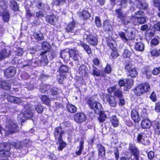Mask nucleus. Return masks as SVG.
I'll return each instance as SVG.
<instances>
[{"instance_id": "f257e3e1", "label": "nucleus", "mask_w": 160, "mask_h": 160, "mask_svg": "<svg viewBox=\"0 0 160 160\" xmlns=\"http://www.w3.org/2000/svg\"><path fill=\"white\" fill-rule=\"evenodd\" d=\"M87 103L89 108L93 110L96 113H97L100 109H102L101 104L98 101L93 100L92 97L88 99L87 101Z\"/></svg>"}, {"instance_id": "f03ea898", "label": "nucleus", "mask_w": 160, "mask_h": 160, "mask_svg": "<svg viewBox=\"0 0 160 160\" xmlns=\"http://www.w3.org/2000/svg\"><path fill=\"white\" fill-rule=\"evenodd\" d=\"M115 12L117 15V18L120 20L119 21L124 26H126L131 23L129 19L123 13L121 8L116 9Z\"/></svg>"}, {"instance_id": "7ed1b4c3", "label": "nucleus", "mask_w": 160, "mask_h": 160, "mask_svg": "<svg viewBox=\"0 0 160 160\" xmlns=\"http://www.w3.org/2000/svg\"><path fill=\"white\" fill-rule=\"evenodd\" d=\"M107 91L110 95L113 93V97L118 98L123 97V92L122 90L120 88H117V85H115L109 87L107 89Z\"/></svg>"}, {"instance_id": "20e7f679", "label": "nucleus", "mask_w": 160, "mask_h": 160, "mask_svg": "<svg viewBox=\"0 0 160 160\" xmlns=\"http://www.w3.org/2000/svg\"><path fill=\"white\" fill-rule=\"evenodd\" d=\"M74 121L78 123H81L85 122L87 119L86 115L83 112H78L73 115Z\"/></svg>"}, {"instance_id": "39448f33", "label": "nucleus", "mask_w": 160, "mask_h": 160, "mask_svg": "<svg viewBox=\"0 0 160 160\" xmlns=\"http://www.w3.org/2000/svg\"><path fill=\"white\" fill-rule=\"evenodd\" d=\"M131 155L133 156L135 160H139L140 156V152L138 148L136 147L135 145L130 144L128 147Z\"/></svg>"}, {"instance_id": "423d86ee", "label": "nucleus", "mask_w": 160, "mask_h": 160, "mask_svg": "<svg viewBox=\"0 0 160 160\" xmlns=\"http://www.w3.org/2000/svg\"><path fill=\"white\" fill-rule=\"evenodd\" d=\"M32 107L33 106L29 104L25 105L24 108L25 110L24 112L22 114L26 119L31 118L33 117V114L32 112Z\"/></svg>"}, {"instance_id": "0eeeda50", "label": "nucleus", "mask_w": 160, "mask_h": 160, "mask_svg": "<svg viewBox=\"0 0 160 160\" xmlns=\"http://www.w3.org/2000/svg\"><path fill=\"white\" fill-rule=\"evenodd\" d=\"M11 145L16 148L19 149L21 152L25 153L28 152V148L29 147V145L28 143H24L23 145H22L19 142H14L11 144Z\"/></svg>"}, {"instance_id": "6e6552de", "label": "nucleus", "mask_w": 160, "mask_h": 160, "mask_svg": "<svg viewBox=\"0 0 160 160\" xmlns=\"http://www.w3.org/2000/svg\"><path fill=\"white\" fill-rule=\"evenodd\" d=\"M102 27L103 31L108 34L112 32V26L109 20L107 19L104 20Z\"/></svg>"}, {"instance_id": "1a4fd4ad", "label": "nucleus", "mask_w": 160, "mask_h": 160, "mask_svg": "<svg viewBox=\"0 0 160 160\" xmlns=\"http://www.w3.org/2000/svg\"><path fill=\"white\" fill-rule=\"evenodd\" d=\"M86 39L87 42L91 45L96 46L98 44V38L96 35L89 34L87 35Z\"/></svg>"}, {"instance_id": "9d476101", "label": "nucleus", "mask_w": 160, "mask_h": 160, "mask_svg": "<svg viewBox=\"0 0 160 160\" xmlns=\"http://www.w3.org/2000/svg\"><path fill=\"white\" fill-rule=\"evenodd\" d=\"M16 69L12 66L6 68L4 71V75L7 78H10L14 76L16 73Z\"/></svg>"}, {"instance_id": "9b49d317", "label": "nucleus", "mask_w": 160, "mask_h": 160, "mask_svg": "<svg viewBox=\"0 0 160 160\" xmlns=\"http://www.w3.org/2000/svg\"><path fill=\"white\" fill-rule=\"evenodd\" d=\"M104 98L109 104L112 107H115L117 105V102L116 101L115 97L109 94L105 95Z\"/></svg>"}, {"instance_id": "f8f14e48", "label": "nucleus", "mask_w": 160, "mask_h": 160, "mask_svg": "<svg viewBox=\"0 0 160 160\" xmlns=\"http://www.w3.org/2000/svg\"><path fill=\"white\" fill-rule=\"evenodd\" d=\"M78 17L84 21L88 20L91 17V14L88 11L83 9L81 11L77 12Z\"/></svg>"}, {"instance_id": "ddd939ff", "label": "nucleus", "mask_w": 160, "mask_h": 160, "mask_svg": "<svg viewBox=\"0 0 160 160\" xmlns=\"http://www.w3.org/2000/svg\"><path fill=\"white\" fill-rule=\"evenodd\" d=\"M11 149V144L9 142L0 143V152H4L3 156H6L5 152H9Z\"/></svg>"}, {"instance_id": "4468645a", "label": "nucleus", "mask_w": 160, "mask_h": 160, "mask_svg": "<svg viewBox=\"0 0 160 160\" xmlns=\"http://www.w3.org/2000/svg\"><path fill=\"white\" fill-rule=\"evenodd\" d=\"M46 20L52 25L55 26L58 22V18L54 14L47 15L45 18Z\"/></svg>"}, {"instance_id": "2eb2a0df", "label": "nucleus", "mask_w": 160, "mask_h": 160, "mask_svg": "<svg viewBox=\"0 0 160 160\" xmlns=\"http://www.w3.org/2000/svg\"><path fill=\"white\" fill-rule=\"evenodd\" d=\"M68 53L70 57L75 61H78L80 56L78 51L76 48L70 49L68 50Z\"/></svg>"}, {"instance_id": "dca6fc26", "label": "nucleus", "mask_w": 160, "mask_h": 160, "mask_svg": "<svg viewBox=\"0 0 160 160\" xmlns=\"http://www.w3.org/2000/svg\"><path fill=\"white\" fill-rule=\"evenodd\" d=\"M78 73L82 76L88 77V70L87 67L83 64L81 65L78 68Z\"/></svg>"}, {"instance_id": "f3484780", "label": "nucleus", "mask_w": 160, "mask_h": 160, "mask_svg": "<svg viewBox=\"0 0 160 160\" xmlns=\"http://www.w3.org/2000/svg\"><path fill=\"white\" fill-rule=\"evenodd\" d=\"M131 116L132 119L135 123H138L141 120L139 113L135 109L132 110Z\"/></svg>"}, {"instance_id": "a211bd4d", "label": "nucleus", "mask_w": 160, "mask_h": 160, "mask_svg": "<svg viewBox=\"0 0 160 160\" xmlns=\"http://www.w3.org/2000/svg\"><path fill=\"white\" fill-rule=\"evenodd\" d=\"M142 73V75L145 76L147 79H150L152 77V72L150 67L149 66H147L143 68Z\"/></svg>"}, {"instance_id": "6ab92c4d", "label": "nucleus", "mask_w": 160, "mask_h": 160, "mask_svg": "<svg viewBox=\"0 0 160 160\" xmlns=\"http://www.w3.org/2000/svg\"><path fill=\"white\" fill-rule=\"evenodd\" d=\"M97 148L99 158H102L104 159L106 152L104 147L101 143H99L97 145Z\"/></svg>"}, {"instance_id": "aec40b11", "label": "nucleus", "mask_w": 160, "mask_h": 160, "mask_svg": "<svg viewBox=\"0 0 160 160\" xmlns=\"http://www.w3.org/2000/svg\"><path fill=\"white\" fill-rule=\"evenodd\" d=\"M107 45L110 49L116 47V41L111 36H109L105 38Z\"/></svg>"}, {"instance_id": "412c9836", "label": "nucleus", "mask_w": 160, "mask_h": 160, "mask_svg": "<svg viewBox=\"0 0 160 160\" xmlns=\"http://www.w3.org/2000/svg\"><path fill=\"white\" fill-rule=\"evenodd\" d=\"M76 27V23L74 20L70 22L65 28L66 32L69 33L73 32L74 28Z\"/></svg>"}, {"instance_id": "4be33fe9", "label": "nucleus", "mask_w": 160, "mask_h": 160, "mask_svg": "<svg viewBox=\"0 0 160 160\" xmlns=\"http://www.w3.org/2000/svg\"><path fill=\"white\" fill-rule=\"evenodd\" d=\"M84 140L83 139H82L80 140L79 146L77 148V149L75 151V154L76 156H80L82 153V150L84 149Z\"/></svg>"}, {"instance_id": "5701e85b", "label": "nucleus", "mask_w": 160, "mask_h": 160, "mask_svg": "<svg viewBox=\"0 0 160 160\" xmlns=\"http://www.w3.org/2000/svg\"><path fill=\"white\" fill-rule=\"evenodd\" d=\"M11 88V85L8 82L5 80L0 81V89L9 91Z\"/></svg>"}, {"instance_id": "b1692460", "label": "nucleus", "mask_w": 160, "mask_h": 160, "mask_svg": "<svg viewBox=\"0 0 160 160\" xmlns=\"http://www.w3.org/2000/svg\"><path fill=\"white\" fill-rule=\"evenodd\" d=\"M9 7L14 12L19 11V6L15 0H11L9 2Z\"/></svg>"}, {"instance_id": "393cba45", "label": "nucleus", "mask_w": 160, "mask_h": 160, "mask_svg": "<svg viewBox=\"0 0 160 160\" xmlns=\"http://www.w3.org/2000/svg\"><path fill=\"white\" fill-rule=\"evenodd\" d=\"M151 125L152 123L149 119H143L141 124V126L143 129H148Z\"/></svg>"}, {"instance_id": "a878e982", "label": "nucleus", "mask_w": 160, "mask_h": 160, "mask_svg": "<svg viewBox=\"0 0 160 160\" xmlns=\"http://www.w3.org/2000/svg\"><path fill=\"white\" fill-rule=\"evenodd\" d=\"M99 116L98 119L100 123L104 122L107 118V115L105 114V111L100 109L98 112Z\"/></svg>"}, {"instance_id": "bb28decb", "label": "nucleus", "mask_w": 160, "mask_h": 160, "mask_svg": "<svg viewBox=\"0 0 160 160\" xmlns=\"http://www.w3.org/2000/svg\"><path fill=\"white\" fill-rule=\"evenodd\" d=\"M71 127L68 123L66 121L62 123L59 126L56 128L55 130H71L69 127Z\"/></svg>"}, {"instance_id": "cd10ccee", "label": "nucleus", "mask_w": 160, "mask_h": 160, "mask_svg": "<svg viewBox=\"0 0 160 160\" xmlns=\"http://www.w3.org/2000/svg\"><path fill=\"white\" fill-rule=\"evenodd\" d=\"M133 92L135 95L137 96H140L144 94L140 84L133 88Z\"/></svg>"}, {"instance_id": "c85d7f7f", "label": "nucleus", "mask_w": 160, "mask_h": 160, "mask_svg": "<svg viewBox=\"0 0 160 160\" xmlns=\"http://www.w3.org/2000/svg\"><path fill=\"white\" fill-rule=\"evenodd\" d=\"M2 19L4 22H8L10 19V14L9 11H5L3 12L1 14Z\"/></svg>"}, {"instance_id": "c756f323", "label": "nucleus", "mask_w": 160, "mask_h": 160, "mask_svg": "<svg viewBox=\"0 0 160 160\" xmlns=\"http://www.w3.org/2000/svg\"><path fill=\"white\" fill-rule=\"evenodd\" d=\"M58 143L59 145L58 147V150L59 151H62L63 149L66 147L67 144L66 142H64L63 138H60L59 140H58L57 144Z\"/></svg>"}, {"instance_id": "7c9ffc66", "label": "nucleus", "mask_w": 160, "mask_h": 160, "mask_svg": "<svg viewBox=\"0 0 160 160\" xmlns=\"http://www.w3.org/2000/svg\"><path fill=\"white\" fill-rule=\"evenodd\" d=\"M144 93L149 92L150 90L151 86L148 82H144L140 84Z\"/></svg>"}, {"instance_id": "2f4dec72", "label": "nucleus", "mask_w": 160, "mask_h": 160, "mask_svg": "<svg viewBox=\"0 0 160 160\" xmlns=\"http://www.w3.org/2000/svg\"><path fill=\"white\" fill-rule=\"evenodd\" d=\"M69 70V67L64 64H62L58 70L59 74H65V73L68 72Z\"/></svg>"}, {"instance_id": "473e14b6", "label": "nucleus", "mask_w": 160, "mask_h": 160, "mask_svg": "<svg viewBox=\"0 0 160 160\" xmlns=\"http://www.w3.org/2000/svg\"><path fill=\"white\" fill-rule=\"evenodd\" d=\"M138 74V72L136 68L133 67L128 72L127 76H130L131 78H135L137 77Z\"/></svg>"}, {"instance_id": "72a5a7b5", "label": "nucleus", "mask_w": 160, "mask_h": 160, "mask_svg": "<svg viewBox=\"0 0 160 160\" xmlns=\"http://www.w3.org/2000/svg\"><path fill=\"white\" fill-rule=\"evenodd\" d=\"M48 52V50H44L40 54V55L41 56L40 61L42 63H44L47 64L48 62V59L47 56L45 54Z\"/></svg>"}, {"instance_id": "f704fd0d", "label": "nucleus", "mask_w": 160, "mask_h": 160, "mask_svg": "<svg viewBox=\"0 0 160 160\" xmlns=\"http://www.w3.org/2000/svg\"><path fill=\"white\" fill-rule=\"evenodd\" d=\"M81 46L83 48L86 52L88 54L90 55L92 53V50L90 46L86 43L83 42H80Z\"/></svg>"}, {"instance_id": "c9c22d12", "label": "nucleus", "mask_w": 160, "mask_h": 160, "mask_svg": "<svg viewBox=\"0 0 160 160\" xmlns=\"http://www.w3.org/2000/svg\"><path fill=\"white\" fill-rule=\"evenodd\" d=\"M132 18L135 20H137L138 23L140 24H143L146 21V18L144 16L139 17L133 16Z\"/></svg>"}, {"instance_id": "e433bc0d", "label": "nucleus", "mask_w": 160, "mask_h": 160, "mask_svg": "<svg viewBox=\"0 0 160 160\" xmlns=\"http://www.w3.org/2000/svg\"><path fill=\"white\" fill-rule=\"evenodd\" d=\"M139 3V8L140 10H146L148 8V4L145 1L140 0L138 1Z\"/></svg>"}, {"instance_id": "4c0bfd02", "label": "nucleus", "mask_w": 160, "mask_h": 160, "mask_svg": "<svg viewBox=\"0 0 160 160\" xmlns=\"http://www.w3.org/2000/svg\"><path fill=\"white\" fill-rule=\"evenodd\" d=\"M7 99L8 101L14 103H18L20 102L19 98L11 95L8 96Z\"/></svg>"}, {"instance_id": "58836bf2", "label": "nucleus", "mask_w": 160, "mask_h": 160, "mask_svg": "<svg viewBox=\"0 0 160 160\" xmlns=\"http://www.w3.org/2000/svg\"><path fill=\"white\" fill-rule=\"evenodd\" d=\"M110 120L112 125L113 127H117L118 126V120L115 115L112 116L111 117Z\"/></svg>"}, {"instance_id": "ea45409f", "label": "nucleus", "mask_w": 160, "mask_h": 160, "mask_svg": "<svg viewBox=\"0 0 160 160\" xmlns=\"http://www.w3.org/2000/svg\"><path fill=\"white\" fill-rule=\"evenodd\" d=\"M125 85L127 88L130 89L133 85L134 80L132 78H127L125 79Z\"/></svg>"}, {"instance_id": "a19ab883", "label": "nucleus", "mask_w": 160, "mask_h": 160, "mask_svg": "<svg viewBox=\"0 0 160 160\" xmlns=\"http://www.w3.org/2000/svg\"><path fill=\"white\" fill-rule=\"evenodd\" d=\"M42 48L45 50H48V52L52 48L50 43L47 41H43L41 43Z\"/></svg>"}, {"instance_id": "79ce46f5", "label": "nucleus", "mask_w": 160, "mask_h": 160, "mask_svg": "<svg viewBox=\"0 0 160 160\" xmlns=\"http://www.w3.org/2000/svg\"><path fill=\"white\" fill-rule=\"evenodd\" d=\"M67 110L72 113L76 112L77 111V108L71 104H68L67 106Z\"/></svg>"}, {"instance_id": "37998d69", "label": "nucleus", "mask_w": 160, "mask_h": 160, "mask_svg": "<svg viewBox=\"0 0 160 160\" xmlns=\"http://www.w3.org/2000/svg\"><path fill=\"white\" fill-rule=\"evenodd\" d=\"M6 128L9 130H17L18 124L13 122H11L6 126Z\"/></svg>"}, {"instance_id": "c03bdc74", "label": "nucleus", "mask_w": 160, "mask_h": 160, "mask_svg": "<svg viewBox=\"0 0 160 160\" xmlns=\"http://www.w3.org/2000/svg\"><path fill=\"white\" fill-rule=\"evenodd\" d=\"M9 55L6 48L1 50L0 51V61L5 59Z\"/></svg>"}, {"instance_id": "a18cd8bd", "label": "nucleus", "mask_w": 160, "mask_h": 160, "mask_svg": "<svg viewBox=\"0 0 160 160\" xmlns=\"http://www.w3.org/2000/svg\"><path fill=\"white\" fill-rule=\"evenodd\" d=\"M150 53L151 56L153 57H157L160 56V49H158L156 48H153L151 50Z\"/></svg>"}, {"instance_id": "49530a36", "label": "nucleus", "mask_w": 160, "mask_h": 160, "mask_svg": "<svg viewBox=\"0 0 160 160\" xmlns=\"http://www.w3.org/2000/svg\"><path fill=\"white\" fill-rule=\"evenodd\" d=\"M41 100L42 102L48 106L50 105V100L49 98L46 95H43L41 96Z\"/></svg>"}, {"instance_id": "de8ad7c7", "label": "nucleus", "mask_w": 160, "mask_h": 160, "mask_svg": "<svg viewBox=\"0 0 160 160\" xmlns=\"http://www.w3.org/2000/svg\"><path fill=\"white\" fill-rule=\"evenodd\" d=\"M144 48V44L141 42H136L135 45V49L140 51H143Z\"/></svg>"}, {"instance_id": "09e8293b", "label": "nucleus", "mask_w": 160, "mask_h": 160, "mask_svg": "<svg viewBox=\"0 0 160 160\" xmlns=\"http://www.w3.org/2000/svg\"><path fill=\"white\" fill-rule=\"evenodd\" d=\"M112 50L110 55V56L112 59H115L119 56L118 49L117 47L111 49Z\"/></svg>"}, {"instance_id": "8fccbe9b", "label": "nucleus", "mask_w": 160, "mask_h": 160, "mask_svg": "<svg viewBox=\"0 0 160 160\" xmlns=\"http://www.w3.org/2000/svg\"><path fill=\"white\" fill-rule=\"evenodd\" d=\"M132 64L130 61L127 60L124 63L125 70L126 72H128L132 68Z\"/></svg>"}, {"instance_id": "3c124183", "label": "nucleus", "mask_w": 160, "mask_h": 160, "mask_svg": "<svg viewBox=\"0 0 160 160\" xmlns=\"http://www.w3.org/2000/svg\"><path fill=\"white\" fill-rule=\"evenodd\" d=\"M159 37H158V38H154L151 39L150 42L151 47H153L158 45L159 43Z\"/></svg>"}, {"instance_id": "603ef678", "label": "nucleus", "mask_w": 160, "mask_h": 160, "mask_svg": "<svg viewBox=\"0 0 160 160\" xmlns=\"http://www.w3.org/2000/svg\"><path fill=\"white\" fill-rule=\"evenodd\" d=\"M66 2V0H53L52 4V6H59Z\"/></svg>"}, {"instance_id": "864d4df0", "label": "nucleus", "mask_w": 160, "mask_h": 160, "mask_svg": "<svg viewBox=\"0 0 160 160\" xmlns=\"http://www.w3.org/2000/svg\"><path fill=\"white\" fill-rule=\"evenodd\" d=\"M35 39L38 41H41L43 39L44 36L42 33H39L38 32H34L33 34Z\"/></svg>"}, {"instance_id": "5fc2aeb1", "label": "nucleus", "mask_w": 160, "mask_h": 160, "mask_svg": "<svg viewBox=\"0 0 160 160\" xmlns=\"http://www.w3.org/2000/svg\"><path fill=\"white\" fill-rule=\"evenodd\" d=\"M49 91L51 92V95L54 96L58 95L61 90L58 88L54 87L53 88H51Z\"/></svg>"}, {"instance_id": "6e6d98bb", "label": "nucleus", "mask_w": 160, "mask_h": 160, "mask_svg": "<svg viewBox=\"0 0 160 160\" xmlns=\"http://www.w3.org/2000/svg\"><path fill=\"white\" fill-rule=\"evenodd\" d=\"M95 22L96 26L98 28H100L102 27V24L101 19L99 16H96L95 18Z\"/></svg>"}, {"instance_id": "4d7b16f0", "label": "nucleus", "mask_w": 160, "mask_h": 160, "mask_svg": "<svg viewBox=\"0 0 160 160\" xmlns=\"http://www.w3.org/2000/svg\"><path fill=\"white\" fill-rule=\"evenodd\" d=\"M118 35L120 38L121 40L123 41L127 42L128 41V39L127 38L125 33L122 32H118Z\"/></svg>"}, {"instance_id": "13d9d810", "label": "nucleus", "mask_w": 160, "mask_h": 160, "mask_svg": "<svg viewBox=\"0 0 160 160\" xmlns=\"http://www.w3.org/2000/svg\"><path fill=\"white\" fill-rule=\"evenodd\" d=\"M148 114L147 113V111L146 109L143 108L141 113V117L143 119H148Z\"/></svg>"}, {"instance_id": "bf43d9fd", "label": "nucleus", "mask_w": 160, "mask_h": 160, "mask_svg": "<svg viewBox=\"0 0 160 160\" xmlns=\"http://www.w3.org/2000/svg\"><path fill=\"white\" fill-rule=\"evenodd\" d=\"M104 71L106 73L110 74L112 71V68L110 64H107L105 67Z\"/></svg>"}, {"instance_id": "052dcab7", "label": "nucleus", "mask_w": 160, "mask_h": 160, "mask_svg": "<svg viewBox=\"0 0 160 160\" xmlns=\"http://www.w3.org/2000/svg\"><path fill=\"white\" fill-rule=\"evenodd\" d=\"M154 34L155 33L153 32L147 31L145 32V35L147 39L149 40L152 38Z\"/></svg>"}, {"instance_id": "680f3d73", "label": "nucleus", "mask_w": 160, "mask_h": 160, "mask_svg": "<svg viewBox=\"0 0 160 160\" xmlns=\"http://www.w3.org/2000/svg\"><path fill=\"white\" fill-rule=\"evenodd\" d=\"M132 54V52L128 49H125L122 54L123 57L125 58H129Z\"/></svg>"}, {"instance_id": "e2e57ef3", "label": "nucleus", "mask_w": 160, "mask_h": 160, "mask_svg": "<svg viewBox=\"0 0 160 160\" xmlns=\"http://www.w3.org/2000/svg\"><path fill=\"white\" fill-rule=\"evenodd\" d=\"M68 51L67 52L65 50L61 51L60 53V57L62 59H65L68 56Z\"/></svg>"}, {"instance_id": "0e129e2a", "label": "nucleus", "mask_w": 160, "mask_h": 160, "mask_svg": "<svg viewBox=\"0 0 160 160\" xmlns=\"http://www.w3.org/2000/svg\"><path fill=\"white\" fill-rule=\"evenodd\" d=\"M62 132H59V131H55L54 132V136L55 138V139L57 138V140H59L60 138H62Z\"/></svg>"}, {"instance_id": "69168bd1", "label": "nucleus", "mask_w": 160, "mask_h": 160, "mask_svg": "<svg viewBox=\"0 0 160 160\" xmlns=\"http://www.w3.org/2000/svg\"><path fill=\"white\" fill-rule=\"evenodd\" d=\"M147 154L148 158L150 160H152L153 159L155 156V152L152 151H150L148 152H146Z\"/></svg>"}, {"instance_id": "338daca9", "label": "nucleus", "mask_w": 160, "mask_h": 160, "mask_svg": "<svg viewBox=\"0 0 160 160\" xmlns=\"http://www.w3.org/2000/svg\"><path fill=\"white\" fill-rule=\"evenodd\" d=\"M35 109L39 113H42L43 111V108L42 105L39 104L37 105L35 107Z\"/></svg>"}, {"instance_id": "774afa93", "label": "nucleus", "mask_w": 160, "mask_h": 160, "mask_svg": "<svg viewBox=\"0 0 160 160\" xmlns=\"http://www.w3.org/2000/svg\"><path fill=\"white\" fill-rule=\"evenodd\" d=\"M128 0H121L119 5L121 6L120 8H126L128 5Z\"/></svg>"}]
</instances>
